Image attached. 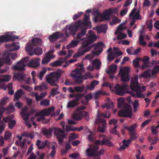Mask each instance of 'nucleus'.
Wrapping results in <instances>:
<instances>
[{
  "instance_id": "12",
  "label": "nucleus",
  "mask_w": 159,
  "mask_h": 159,
  "mask_svg": "<svg viewBox=\"0 0 159 159\" xmlns=\"http://www.w3.org/2000/svg\"><path fill=\"white\" fill-rule=\"evenodd\" d=\"M83 117H84L87 121L89 120V118L88 113L83 111L77 110V111L73 116L74 119L78 120H80Z\"/></svg>"
},
{
  "instance_id": "23",
  "label": "nucleus",
  "mask_w": 159,
  "mask_h": 159,
  "mask_svg": "<svg viewBox=\"0 0 159 159\" xmlns=\"http://www.w3.org/2000/svg\"><path fill=\"white\" fill-rule=\"evenodd\" d=\"M18 65H15L13 66V69L15 70L23 71L25 70V67L26 66L24 64H19Z\"/></svg>"
},
{
  "instance_id": "34",
  "label": "nucleus",
  "mask_w": 159,
  "mask_h": 159,
  "mask_svg": "<svg viewBox=\"0 0 159 159\" xmlns=\"http://www.w3.org/2000/svg\"><path fill=\"white\" fill-rule=\"evenodd\" d=\"M30 57H25L20 61L17 62L16 63L17 64H22L23 63L26 65V66H28L27 63H26L29 60Z\"/></svg>"
},
{
  "instance_id": "24",
  "label": "nucleus",
  "mask_w": 159,
  "mask_h": 159,
  "mask_svg": "<svg viewBox=\"0 0 159 159\" xmlns=\"http://www.w3.org/2000/svg\"><path fill=\"white\" fill-rule=\"evenodd\" d=\"M107 29V25L106 24H103L96 28V30L99 33L103 32L106 33Z\"/></svg>"
},
{
  "instance_id": "48",
  "label": "nucleus",
  "mask_w": 159,
  "mask_h": 159,
  "mask_svg": "<svg viewBox=\"0 0 159 159\" xmlns=\"http://www.w3.org/2000/svg\"><path fill=\"white\" fill-rule=\"evenodd\" d=\"M16 124V121L15 120H11L8 123L9 128L11 129H13Z\"/></svg>"
},
{
  "instance_id": "40",
  "label": "nucleus",
  "mask_w": 159,
  "mask_h": 159,
  "mask_svg": "<svg viewBox=\"0 0 159 159\" xmlns=\"http://www.w3.org/2000/svg\"><path fill=\"white\" fill-rule=\"evenodd\" d=\"M117 128V126L116 125H115L114 127L113 128L111 129L110 130V132L112 134H115L117 135L119 137H120V134L119 132L117 131L116 129Z\"/></svg>"
},
{
  "instance_id": "42",
  "label": "nucleus",
  "mask_w": 159,
  "mask_h": 159,
  "mask_svg": "<svg viewBox=\"0 0 159 159\" xmlns=\"http://www.w3.org/2000/svg\"><path fill=\"white\" fill-rule=\"evenodd\" d=\"M118 103V108H120L122 107H123V106L125 104H124V100L122 98H120L118 99H117Z\"/></svg>"
},
{
  "instance_id": "7",
  "label": "nucleus",
  "mask_w": 159,
  "mask_h": 159,
  "mask_svg": "<svg viewBox=\"0 0 159 159\" xmlns=\"http://www.w3.org/2000/svg\"><path fill=\"white\" fill-rule=\"evenodd\" d=\"M99 148V146L96 145L90 147L86 150L87 156L88 157H92L98 156L102 154L104 152V149L101 148L98 151Z\"/></svg>"
},
{
  "instance_id": "37",
  "label": "nucleus",
  "mask_w": 159,
  "mask_h": 159,
  "mask_svg": "<svg viewBox=\"0 0 159 159\" xmlns=\"http://www.w3.org/2000/svg\"><path fill=\"white\" fill-rule=\"evenodd\" d=\"M78 103L74 100L70 101L68 103L67 107L68 108L73 107L78 105Z\"/></svg>"
},
{
  "instance_id": "29",
  "label": "nucleus",
  "mask_w": 159,
  "mask_h": 159,
  "mask_svg": "<svg viewBox=\"0 0 159 159\" xmlns=\"http://www.w3.org/2000/svg\"><path fill=\"white\" fill-rule=\"evenodd\" d=\"M10 35H1L0 36V42L1 43L8 42L11 41Z\"/></svg>"
},
{
  "instance_id": "46",
  "label": "nucleus",
  "mask_w": 159,
  "mask_h": 159,
  "mask_svg": "<svg viewBox=\"0 0 159 159\" xmlns=\"http://www.w3.org/2000/svg\"><path fill=\"white\" fill-rule=\"evenodd\" d=\"M10 47L11 48L12 47V48L10 49V50L11 51L18 50L20 48L19 46L16 45L15 43H13L12 44H11Z\"/></svg>"
},
{
  "instance_id": "18",
  "label": "nucleus",
  "mask_w": 159,
  "mask_h": 159,
  "mask_svg": "<svg viewBox=\"0 0 159 159\" xmlns=\"http://www.w3.org/2000/svg\"><path fill=\"white\" fill-rule=\"evenodd\" d=\"M93 14L94 16L93 21L94 22H96L100 21L102 14L98 11V10L94 11H93Z\"/></svg>"
},
{
  "instance_id": "45",
  "label": "nucleus",
  "mask_w": 159,
  "mask_h": 159,
  "mask_svg": "<svg viewBox=\"0 0 159 159\" xmlns=\"http://www.w3.org/2000/svg\"><path fill=\"white\" fill-rule=\"evenodd\" d=\"M84 96L83 93H77L75 94V98L74 100L78 102L80 99L82 98Z\"/></svg>"
},
{
  "instance_id": "56",
  "label": "nucleus",
  "mask_w": 159,
  "mask_h": 159,
  "mask_svg": "<svg viewBox=\"0 0 159 159\" xmlns=\"http://www.w3.org/2000/svg\"><path fill=\"white\" fill-rule=\"evenodd\" d=\"M12 133L8 131H6L4 135V139L5 140H7L10 139L11 137Z\"/></svg>"
},
{
  "instance_id": "26",
  "label": "nucleus",
  "mask_w": 159,
  "mask_h": 159,
  "mask_svg": "<svg viewBox=\"0 0 159 159\" xmlns=\"http://www.w3.org/2000/svg\"><path fill=\"white\" fill-rule=\"evenodd\" d=\"M99 84V82L96 80H93L91 82L90 85H88L86 87V89L89 90H93L94 89V87L98 85Z\"/></svg>"
},
{
  "instance_id": "8",
  "label": "nucleus",
  "mask_w": 159,
  "mask_h": 159,
  "mask_svg": "<svg viewBox=\"0 0 159 159\" xmlns=\"http://www.w3.org/2000/svg\"><path fill=\"white\" fill-rule=\"evenodd\" d=\"M118 115L120 117L131 118L133 114L131 106L128 103L125 104L123 109L118 111Z\"/></svg>"
},
{
  "instance_id": "62",
  "label": "nucleus",
  "mask_w": 159,
  "mask_h": 159,
  "mask_svg": "<svg viewBox=\"0 0 159 159\" xmlns=\"http://www.w3.org/2000/svg\"><path fill=\"white\" fill-rule=\"evenodd\" d=\"M139 58H137L133 61L134 66L135 68H138L139 66Z\"/></svg>"
},
{
  "instance_id": "54",
  "label": "nucleus",
  "mask_w": 159,
  "mask_h": 159,
  "mask_svg": "<svg viewBox=\"0 0 159 159\" xmlns=\"http://www.w3.org/2000/svg\"><path fill=\"white\" fill-rule=\"evenodd\" d=\"M107 10L108 11L110 15H111L112 14L117 13L118 11V9L116 8H110Z\"/></svg>"
},
{
  "instance_id": "9",
  "label": "nucleus",
  "mask_w": 159,
  "mask_h": 159,
  "mask_svg": "<svg viewBox=\"0 0 159 159\" xmlns=\"http://www.w3.org/2000/svg\"><path fill=\"white\" fill-rule=\"evenodd\" d=\"M81 22V20H80L73 25L67 26L66 28V33L67 36H68L69 34L75 33L77 31Z\"/></svg>"
},
{
  "instance_id": "1",
  "label": "nucleus",
  "mask_w": 159,
  "mask_h": 159,
  "mask_svg": "<svg viewBox=\"0 0 159 159\" xmlns=\"http://www.w3.org/2000/svg\"><path fill=\"white\" fill-rule=\"evenodd\" d=\"M86 32L85 28H82L78 32L75 37L76 40L72 41L66 47L67 49L75 48L77 46L80 41H83L81 46L79 48L78 52L73 55L74 57H79L84 55L86 52L90 51L95 44H92L97 39L96 35L93 33L92 30L88 31L89 35L86 38H83Z\"/></svg>"
},
{
  "instance_id": "2",
  "label": "nucleus",
  "mask_w": 159,
  "mask_h": 159,
  "mask_svg": "<svg viewBox=\"0 0 159 159\" xmlns=\"http://www.w3.org/2000/svg\"><path fill=\"white\" fill-rule=\"evenodd\" d=\"M63 72V71L62 70L58 69L56 71L51 72L46 77V81L48 83L52 86L57 87L56 88H52L50 92V95L52 97L57 94L60 93V92L57 91L59 86L57 83Z\"/></svg>"
},
{
  "instance_id": "22",
  "label": "nucleus",
  "mask_w": 159,
  "mask_h": 159,
  "mask_svg": "<svg viewBox=\"0 0 159 159\" xmlns=\"http://www.w3.org/2000/svg\"><path fill=\"white\" fill-rule=\"evenodd\" d=\"M25 76L22 73H16L14 75V78L19 80H25L26 78Z\"/></svg>"
},
{
  "instance_id": "58",
  "label": "nucleus",
  "mask_w": 159,
  "mask_h": 159,
  "mask_svg": "<svg viewBox=\"0 0 159 159\" xmlns=\"http://www.w3.org/2000/svg\"><path fill=\"white\" fill-rule=\"evenodd\" d=\"M120 21L121 20L120 19H119L118 17H114L112 19V21L111 22V24L112 25L115 24H116L120 23Z\"/></svg>"
},
{
  "instance_id": "6",
  "label": "nucleus",
  "mask_w": 159,
  "mask_h": 159,
  "mask_svg": "<svg viewBox=\"0 0 159 159\" xmlns=\"http://www.w3.org/2000/svg\"><path fill=\"white\" fill-rule=\"evenodd\" d=\"M63 130L59 128L54 127L52 128L54 130V136L56 137L59 144L61 143L63 140L66 138L67 134L65 132V125L62 126Z\"/></svg>"
},
{
  "instance_id": "43",
  "label": "nucleus",
  "mask_w": 159,
  "mask_h": 159,
  "mask_svg": "<svg viewBox=\"0 0 159 159\" xmlns=\"http://www.w3.org/2000/svg\"><path fill=\"white\" fill-rule=\"evenodd\" d=\"M124 24L123 23H121L118 26L116 32L115 33V34H119V33H120L123 30H124V29L123 28V25Z\"/></svg>"
},
{
  "instance_id": "28",
  "label": "nucleus",
  "mask_w": 159,
  "mask_h": 159,
  "mask_svg": "<svg viewBox=\"0 0 159 159\" xmlns=\"http://www.w3.org/2000/svg\"><path fill=\"white\" fill-rule=\"evenodd\" d=\"M150 71V69H148L144 71L140 75V76L143 78H150L151 77Z\"/></svg>"
},
{
  "instance_id": "59",
  "label": "nucleus",
  "mask_w": 159,
  "mask_h": 159,
  "mask_svg": "<svg viewBox=\"0 0 159 159\" xmlns=\"http://www.w3.org/2000/svg\"><path fill=\"white\" fill-rule=\"evenodd\" d=\"M127 37L126 34L124 33H119L117 37V39L120 40L125 38Z\"/></svg>"
},
{
  "instance_id": "31",
  "label": "nucleus",
  "mask_w": 159,
  "mask_h": 159,
  "mask_svg": "<svg viewBox=\"0 0 159 159\" xmlns=\"http://www.w3.org/2000/svg\"><path fill=\"white\" fill-rule=\"evenodd\" d=\"M55 110V107H52L48 109H43L45 116H49L52 112H53Z\"/></svg>"
},
{
  "instance_id": "5",
  "label": "nucleus",
  "mask_w": 159,
  "mask_h": 159,
  "mask_svg": "<svg viewBox=\"0 0 159 159\" xmlns=\"http://www.w3.org/2000/svg\"><path fill=\"white\" fill-rule=\"evenodd\" d=\"M111 116V113L109 111L107 110L106 112L100 113L99 111H98V116L96 120V123L98 124V130L102 133H104L107 124L106 120L103 118H109Z\"/></svg>"
},
{
  "instance_id": "35",
  "label": "nucleus",
  "mask_w": 159,
  "mask_h": 159,
  "mask_svg": "<svg viewBox=\"0 0 159 159\" xmlns=\"http://www.w3.org/2000/svg\"><path fill=\"white\" fill-rule=\"evenodd\" d=\"M133 110L134 112H136L139 106V103L138 100H136L134 101L133 104Z\"/></svg>"
},
{
  "instance_id": "47",
  "label": "nucleus",
  "mask_w": 159,
  "mask_h": 159,
  "mask_svg": "<svg viewBox=\"0 0 159 159\" xmlns=\"http://www.w3.org/2000/svg\"><path fill=\"white\" fill-rule=\"evenodd\" d=\"M61 62L59 60L53 62H52L50 64V66L52 67L58 66H61Z\"/></svg>"
},
{
  "instance_id": "27",
  "label": "nucleus",
  "mask_w": 159,
  "mask_h": 159,
  "mask_svg": "<svg viewBox=\"0 0 159 159\" xmlns=\"http://www.w3.org/2000/svg\"><path fill=\"white\" fill-rule=\"evenodd\" d=\"M33 48V46L30 42L28 43L26 47V50L30 56H32L34 54L33 52H31Z\"/></svg>"
},
{
  "instance_id": "33",
  "label": "nucleus",
  "mask_w": 159,
  "mask_h": 159,
  "mask_svg": "<svg viewBox=\"0 0 159 159\" xmlns=\"http://www.w3.org/2000/svg\"><path fill=\"white\" fill-rule=\"evenodd\" d=\"M117 69V66L115 65H111L109 66V70L107 72L108 74H112L115 73Z\"/></svg>"
},
{
  "instance_id": "30",
  "label": "nucleus",
  "mask_w": 159,
  "mask_h": 159,
  "mask_svg": "<svg viewBox=\"0 0 159 159\" xmlns=\"http://www.w3.org/2000/svg\"><path fill=\"white\" fill-rule=\"evenodd\" d=\"M92 64L96 69L99 70L100 68L101 62L99 60L95 59L93 61Z\"/></svg>"
},
{
  "instance_id": "17",
  "label": "nucleus",
  "mask_w": 159,
  "mask_h": 159,
  "mask_svg": "<svg viewBox=\"0 0 159 159\" xmlns=\"http://www.w3.org/2000/svg\"><path fill=\"white\" fill-rule=\"evenodd\" d=\"M89 14H85L84 17L83 21L82 23L83 25L89 27L90 28H91V27L90 26V25H91V22L89 20Z\"/></svg>"
},
{
  "instance_id": "36",
  "label": "nucleus",
  "mask_w": 159,
  "mask_h": 159,
  "mask_svg": "<svg viewBox=\"0 0 159 159\" xmlns=\"http://www.w3.org/2000/svg\"><path fill=\"white\" fill-rule=\"evenodd\" d=\"M159 72V66H155L151 71V76L156 77L157 73Z\"/></svg>"
},
{
  "instance_id": "15",
  "label": "nucleus",
  "mask_w": 159,
  "mask_h": 159,
  "mask_svg": "<svg viewBox=\"0 0 159 159\" xmlns=\"http://www.w3.org/2000/svg\"><path fill=\"white\" fill-rule=\"evenodd\" d=\"M99 137L100 138H103V139L101 141V144L102 145H106L109 147H111L113 146L112 143L103 134L100 135Z\"/></svg>"
},
{
  "instance_id": "38",
  "label": "nucleus",
  "mask_w": 159,
  "mask_h": 159,
  "mask_svg": "<svg viewBox=\"0 0 159 159\" xmlns=\"http://www.w3.org/2000/svg\"><path fill=\"white\" fill-rule=\"evenodd\" d=\"M43 52L42 49L39 47L36 48L33 51L34 54L37 55H41L43 53Z\"/></svg>"
},
{
  "instance_id": "13",
  "label": "nucleus",
  "mask_w": 159,
  "mask_h": 159,
  "mask_svg": "<svg viewBox=\"0 0 159 159\" xmlns=\"http://www.w3.org/2000/svg\"><path fill=\"white\" fill-rule=\"evenodd\" d=\"M54 50H51L45 54V57L42 60V63L44 64L48 63L51 60L55 57V56L52 55Z\"/></svg>"
},
{
  "instance_id": "21",
  "label": "nucleus",
  "mask_w": 159,
  "mask_h": 159,
  "mask_svg": "<svg viewBox=\"0 0 159 159\" xmlns=\"http://www.w3.org/2000/svg\"><path fill=\"white\" fill-rule=\"evenodd\" d=\"M111 15L107 10L101 14L100 21L107 20L110 19Z\"/></svg>"
},
{
  "instance_id": "50",
  "label": "nucleus",
  "mask_w": 159,
  "mask_h": 159,
  "mask_svg": "<svg viewBox=\"0 0 159 159\" xmlns=\"http://www.w3.org/2000/svg\"><path fill=\"white\" fill-rule=\"evenodd\" d=\"M148 46L150 47H156L157 48H159V40L155 43L154 42H149Z\"/></svg>"
},
{
  "instance_id": "63",
  "label": "nucleus",
  "mask_w": 159,
  "mask_h": 159,
  "mask_svg": "<svg viewBox=\"0 0 159 159\" xmlns=\"http://www.w3.org/2000/svg\"><path fill=\"white\" fill-rule=\"evenodd\" d=\"M23 119L24 120L27 121L28 120L29 117V114L28 113H25L23 114H21Z\"/></svg>"
},
{
  "instance_id": "4",
  "label": "nucleus",
  "mask_w": 159,
  "mask_h": 159,
  "mask_svg": "<svg viewBox=\"0 0 159 159\" xmlns=\"http://www.w3.org/2000/svg\"><path fill=\"white\" fill-rule=\"evenodd\" d=\"M138 76L136 75L131 80L130 87L133 92H130V94L135 98L143 99L145 98V95L143 94L141 90V87L138 82Z\"/></svg>"
},
{
  "instance_id": "55",
  "label": "nucleus",
  "mask_w": 159,
  "mask_h": 159,
  "mask_svg": "<svg viewBox=\"0 0 159 159\" xmlns=\"http://www.w3.org/2000/svg\"><path fill=\"white\" fill-rule=\"evenodd\" d=\"M113 103L111 102H110L105 104L103 106V107L104 108L105 107H106L107 109V110L109 111V109H110L111 107H112L113 106Z\"/></svg>"
},
{
  "instance_id": "64",
  "label": "nucleus",
  "mask_w": 159,
  "mask_h": 159,
  "mask_svg": "<svg viewBox=\"0 0 159 159\" xmlns=\"http://www.w3.org/2000/svg\"><path fill=\"white\" fill-rule=\"evenodd\" d=\"M46 70H43L41 71L39 74V77L40 78V80H42L44 74L46 72Z\"/></svg>"
},
{
  "instance_id": "20",
  "label": "nucleus",
  "mask_w": 159,
  "mask_h": 159,
  "mask_svg": "<svg viewBox=\"0 0 159 159\" xmlns=\"http://www.w3.org/2000/svg\"><path fill=\"white\" fill-rule=\"evenodd\" d=\"M48 143V141L47 140H46L44 142L41 141L39 140H38L37 141L36 145L38 147L39 149H42L45 148Z\"/></svg>"
},
{
  "instance_id": "25",
  "label": "nucleus",
  "mask_w": 159,
  "mask_h": 159,
  "mask_svg": "<svg viewBox=\"0 0 159 159\" xmlns=\"http://www.w3.org/2000/svg\"><path fill=\"white\" fill-rule=\"evenodd\" d=\"M23 94V91L21 89H20L17 90L14 94V98L13 99L14 101H18Z\"/></svg>"
},
{
  "instance_id": "61",
  "label": "nucleus",
  "mask_w": 159,
  "mask_h": 159,
  "mask_svg": "<svg viewBox=\"0 0 159 159\" xmlns=\"http://www.w3.org/2000/svg\"><path fill=\"white\" fill-rule=\"evenodd\" d=\"M84 97L87 101L86 103H85V104H88V102L90 99H92V94L91 93H89L87 95H84L83 97Z\"/></svg>"
},
{
  "instance_id": "49",
  "label": "nucleus",
  "mask_w": 159,
  "mask_h": 159,
  "mask_svg": "<svg viewBox=\"0 0 159 159\" xmlns=\"http://www.w3.org/2000/svg\"><path fill=\"white\" fill-rule=\"evenodd\" d=\"M49 100L48 99H45L41 101L40 105L41 106L46 107L49 105Z\"/></svg>"
},
{
  "instance_id": "3",
  "label": "nucleus",
  "mask_w": 159,
  "mask_h": 159,
  "mask_svg": "<svg viewBox=\"0 0 159 159\" xmlns=\"http://www.w3.org/2000/svg\"><path fill=\"white\" fill-rule=\"evenodd\" d=\"M77 66L79 67V68H77L74 70L73 72L75 73L70 74V76L75 79V83L76 84L82 83L83 81L82 80H86L88 78H93L94 76L89 72L86 73L84 75H82L84 70L83 64H77Z\"/></svg>"
},
{
  "instance_id": "57",
  "label": "nucleus",
  "mask_w": 159,
  "mask_h": 159,
  "mask_svg": "<svg viewBox=\"0 0 159 159\" xmlns=\"http://www.w3.org/2000/svg\"><path fill=\"white\" fill-rule=\"evenodd\" d=\"M148 140L150 143V144L152 145L156 144L157 143V138L152 139L150 137H148Z\"/></svg>"
},
{
  "instance_id": "53",
  "label": "nucleus",
  "mask_w": 159,
  "mask_h": 159,
  "mask_svg": "<svg viewBox=\"0 0 159 159\" xmlns=\"http://www.w3.org/2000/svg\"><path fill=\"white\" fill-rule=\"evenodd\" d=\"M78 137V135L77 134H75L74 133L71 134L69 138V141H71L74 140H75Z\"/></svg>"
},
{
  "instance_id": "51",
  "label": "nucleus",
  "mask_w": 159,
  "mask_h": 159,
  "mask_svg": "<svg viewBox=\"0 0 159 159\" xmlns=\"http://www.w3.org/2000/svg\"><path fill=\"white\" fill-rule=\"evenodd\" d=\"M144 37L143 35L141 34L139 36V40L140 44L142 45L146 46V43L143 41Z\"/></svg>"
},
{
  "instance_id": "39",
  "label": "nucleus",
  "mask_w": 159,
  "mask_h": 159,
  "mask_svg": "<svg viewBox=\"0 0 159 159\" xmlns=\"http://www.w3.org/2000/svg\"><path fill=\"white\" fill-rule=\"evenodd\" d=\"M137 127V125L134 124L129 127L125 126V128L127 129L130 132H135L134 129Z\"/></svg>"
},
{
  "instance_id": "10",
  "label": "nucleus",
  "mask_w": 159,
  "mask_h": 159,
  "mask_svg": "<svg viewBox=\"0 0 159 159\" xmlns=\"http://www.w3.org/2000/svg\"><path fill=\"white\" fill-rule=\"evenodd\" d=\"M129 72L130 69L129 67H126L120 70L119 74L121 76L122 81L127 82L130 80Z\"/></svg>"
},
{
  "instance_id": "19",
  "label": "nucleus",
  "mask_w": 159,
  "mask_h": 159,
  "mask_svg": "<svg viewBox=\"0 0 159 159\" xmlns=\"http://www.w3.org/2000/svg\"><path fill=\"white\" fill-rule=\"evenodd\" d=\"M42 131L43 134L47 138H50L52 136V128H50L48 129L45 128H43L42 129Z\"/></svg>"
},
{
  "instance_id": "11",
  "label": "nucleus",
  "mask_w": 159,
  "mask_h": 159,
  "mask_svg": "<svg viewBox=\"0 0 159 159\" xmlns=\"http://www.w3.org/2000/svg\"><path fill=\"white\" fill-rule=\"evenodd\" d=\"M127 85L125 83L120 86L119 84H117L115 87V91L116 94L123 96L126 93V89L127 88Z\"/></svg>"
},
{
  "instance_id": "14",
  "label": "nucleus",
  "mask_w": 159,
  "mask_h": 159,
  "mask_svg": "<svg viewBox=\"0 0 159 159\" xmlns=\"http://www.w3.org/2000/svg\"><path fill=\"white\" fill-rule=\"evenodd\" d=\"M40 59L37 58L31 60L29 62L27 63L28 66L36 68L40 66Z\"/></svg>"
},
{
  "instance_id": "52",
  "label": "nucleus",
  "mask_w": 159,
  "mask_h": 159,
  "mask_svg": "<svg viewBox=\"0 0 159 159\" xmlns=\"http://www.w3.org/2000/svg\"><path fill=\"white\" fill-rule=\"evenodd\" d=\"M132 19H137V20H141L142 19V17L140 16V12L139 11H138L137 12L132 16Z\"/></svg>"
},
{
  "instance_id": "44",
  "label": "nucleus",
  "mask_w": 159,
  "mask_h": 159,
  "mask_svg": "<svg viewBox=\"0 0 159 159\" xmlns=\"http://www.w3.org/2000/svg\"><path fill=\"white\" fill-rule=\"evenodd\" d=\"M129 134L130 135V137L129 140L131 142L132 140H134L137 138L135 132H129Z\"/></svg>"
},
{
  "instance_id": "16",
  "label": "nucleus",
  "mask_w": 159,
  "mask_h": 159,
  "mask_svg": "<svg viewBox=\"0 0 159 159\" xmlns=\"http://www.w3.org/2000/svg\"><path fill=\"white\" fill-rule=\"evenodd\" d=\"M63 34H60V33L59 32L53 33L49 37V39L51 43H53L56 41L58 38H61L63 36Z\"/></svg>"
},
{
  "instance_id": "41",
  "label": "nucleus",
  "mask_w": 159,
  "mask_h": 159,
  "mask_svg": "<svg viewBox=\"0 0 159 159\" xmlns=\"http://www.w3.org/2000/svg\"><path fill=\"white\" fill-rule=\"evenodd\" d=\"M84 86H77L74 87V89L75 92L81 93L84 90Z\"/></svg>"
},
{
  "instance_id": "32",
  "label": "nucleus",
  "mask_w": 159,
  "mask_h": 159,
  "mask_svg": "<svg viewBox=\"0 0 159 159\" xmlns=\"http://www.w3.org/2000/svg\"><path fill=\"white\" fill-rule=\"evenodd\" d=\"M32 43L34 45L38 46L42 44L41 39L38 38H35L32 39Z\"/></svg>"
},
{
  "instance_id": "60",
  "label": "nucleus",
  "mask_w": 159,
  "mask_h": 159,
  "mask_svg": "<svg viewBox=\"0 0 159 159\" xmlns=\"http://www.w3.org/2000/svg\"><path fill=\"white\" fill-rule=\"evenodd\" d=\"M94 44L95 45L93 47L95 46V49H102V47L104 45L103 43L102 42H99L96 45H95V44Z\"/></svg>"
}]
</instances>
